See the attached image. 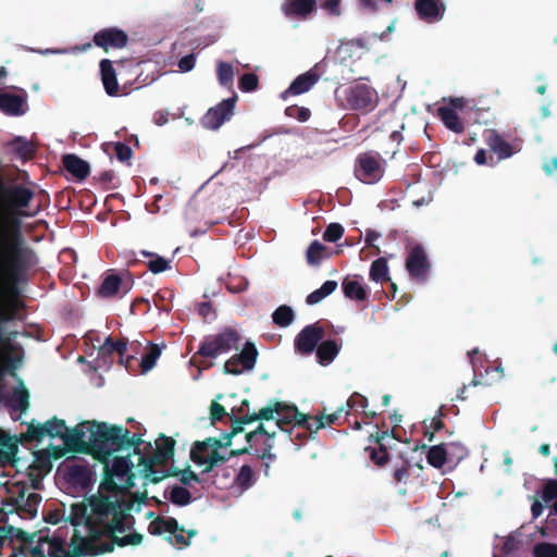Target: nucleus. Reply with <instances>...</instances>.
<instances>
[{"instance_id": "obj_28", "label": "nucleus", "mask_w": 557, "mask_h": 557, "mask_svg": "<svg viewBox=\"0 0 557 557\" xmlns=\"http://www.w3.org/2000/svg\"><path fill=\"white\" fill-rule=\"evenodd\" d=\"M341 346L333 339L321 342L315 349V357L321 366H327L334 361Z\"/></svg>"}, {"instance_id": "obj_63", "label": "nucleus", "mask_w": 557, "mask_h": 557, "mask_svg": "<svg viewBox=\"0 0 557 557\" xmlns=\"http://www.w3.org/2000/svg\"><path fill=\"white\" fill-rule=\"evenodd\" d=\"M447 449H450L455 454L451 461H459L467 456V449L462 445L455 444V442L447 444Z\"/></svg>"}, {"instance_id": "obj_15", "label": "nucleus", "mask_w": 557, "mask_h": 557, "mask_svg": "<svg viewBox=\"0 0 557 557\" xmlns=\"http://www.w3.org/2000/svg\"><path fill=\"white\" fill-rule=\"evenodd\" d=\"M483 140L491 151L498 156V160H506L521 150L517 144H510L504 139L503 135L495 128L483 131Z\"/></svg>"}, {"instance_id": "obj_57", "label": "nucleus", "mask_w": 557, "mask_h": 557, "mask_svg": "<svg viewBox=\"0 0 557 557\" xmlns=\"http://www.w3.org/2000/svg\"><path fill=\"white\" fill-rule=\"evenodd\" d=\"M114 150L117 157V160L121 162H127L131 160L133 156L132 148L124 143H116L114 145Z\"/></svg>"}, {"instance_id": "obj_37", "label": "nucleus", "mask_w": 557, "mask_h": 557, "mask_svg": "<svg viewBox=\"0 0 557 557\" xmlns=\"http://www.w3.org/2000/svg\"><path fill=\"white\" fill-rule=\"evenodd\" d=\"M370 278L374 282H387L391 281L388 275L387 259L380 257L375 259L370 269Z\"/></svg>"}, {"instance_id": "obj_36", "label": "nucleus", "mask_w": 557, "mask_h": 557, "mask_svg": "<svg viewBox=\"0 0 557 557\" xmlns=\"http://www.w3.org/2000/svg\"><path fill=\"white\" fill-rule=\"evenodd\" d=\"M20 388H15L13 391L10 399V406L20 412H25L29 407V393L23 385L22 381H20Z\"/></svg>"}, {"instance_id": "obj_38", "label": "nucleus", "mask_w": 557, "mask_h": 557, "mask_svg": "<svg viewBox=\"0 0 557 557\" xmlns=\"http://www.w3.org/2000/svg\"><path fill=\"white\" fill-rule=\"evenodd\" d=\"M271 318L275 325L280 327H287L289 324H293L295 315L290 306L281 305L275 309Z\"/></svg>"}, {"instance_id": "obj_53", "label": "nucleus", "mask_w": 557, "mask_h": 557, "mask_svg": "<svg viewBox=\"0 0 557 557\" xmlns=\"http://www.w3.org/2000/svg\"><path fill=\"white\" fill-rule=\"evenodd\" d=\"M344 232L345 231L342 225L336 224V222H333L325 228L323 233V239L326 242L334 243L344 235Z\"/></svg>"}, {"instance_id": "obj_13", "label": "nucleus", "mask_w": 557, "mask_h": 557, "mask_svg": "<svg viewBox=\"0 0 557 557\" xmlns=\"http://www.w3.org/2000/svg\"><path fill=\"white\" fill-rule=\"evenodd\" d=\"M324 327L318 323L306 325L295 337V349L302 355H310L314 349H317L318 344L324 338Z\"/></svg>"}, {"instance_id": "obj_59", "label": "nucleus", "mask_w": 557, "mask_h": 557, "mask_svg": "<svg viewBox=\"0 0 557 557\" xmlns=\"http://www.w3.org/2000/svg\"><path fill=\"white\" fill-rule=\"evenodd\" d=\"M227 416L226 409L224 406L216 401H212L210 405V420L211 423L214 424L215 421L221 420L223 417Z\"/></svg>"}, {"instance_id": "obj_64", "label": "nucleus", "mask_w": 557, "mask_h": 557, "mask_svg": "<svg viewBox=\"0 0 557 557\" xmlns=\"http://www.w3.org/2000/svg\"><path fill=\"white\" fill-rule=\"evenodd\" d=\"M337 287V283L335 281H326L324 282L321 287L318 289L321 294V297L324 299L327 296L332 295L333 290H335Z\"/></svg>"}, {"instance_id": "obj_3", "label": "nucleus", "mask_w": 557, "mask_h": 557, "mask_svg": "<svg viewBox=\"0 0 557 557\" xmlns=\"http://www.w3.org/2000/svg\"><path fill=\"white\" fill-rule=\"evenodd\" d=\"M242 432H244V425L232 424L231 431L223 434L222 437L209 436L202 441H195L189 453L190 460L199 467L205 465L203 473H209L214 467H219L234 456L250 454L262 460L275 459V455L271 450L274 447L276 432L268 431L263 423L246 434L247 445L245 447L232 449L227 455L220 453V449L231 447L232 438Z\"/></svg>"}, {"instance_id": "obj_11", "label": "nucleus", "mask_w": 557, "mask_h": 557, "mask_svg": "<svg viewBox=\"0 0 557 557\" xmlns=\"http://www.w3.org/2000/svg\"><path fill=\"white\" fill-rule=\"evenodd\" d=\"M175 443L174 438L161 434L157 441V450L154 454L149 456L147 459H144V471L147 474L157 473V465H160L161 467L166 465L174 456Z\"/></svg>"}, {"instance_id": "obj_18", "label": "nucleus", "mask_w": 557, "mask_h": 557, "mask_svg": "<svg viewBox=\"0 0 557 557\" xmlns=\"http://www.w3.org/2000/svg\"><path fill=\"white\" fill-rule=\"evenodd\" d=\"M414 10L421 21L436 23L444 17L446 5L443 0H414Z\"/></svg>"}, {"instance_id": "obj_5", "label": "nucleus", "mask_w": 557, "mask_h": 557, "mask_svg": "<svg viewBox=\"0 0 557 557\" xmlns=\"http://www.w3.org/2000/svg\"><path fill=\"white\" fill-rule=\"evenodd\" d=\"M242 339L243 337L237 329L224 326L218 333H213L203 338L198 350L191 357L190 362L199 364L205 369L211 368L214 364L211 360L233 349L237 350Z\"/></svg>"}, {"instance_id": "obj_50", "label": "nucleus", "mask_w": 557, "mask_h": 557, "mask_svg": "<svg viewBox=\"0 0 557 557\" xmlns=\"http://www.w3.org/2000/svg\"><path fill=\"white\" fill-rule=\"evenodd\" d=\"M259 85V78L256 74L247 73L244 74L238 82V87L243 92H252Z\"/></svg>"}, {"instance_id": "obj_46", "label": "nucleus", "mask_w": 557, "mask_h": 557, "mask_svg": "<svg viewBox=\"0 0 557 557\" xmlns=\"http://www.w3.org/2000/svg\"><path fill=\"white\" fill-rule=\"evenodd\" d=\"M161 351L162 350L159 345L150 344V347L141 361V368L144 372L151 370L156 366L157 360L160 358Z\"/></svg>"}, {"instance_id": "obj_34", "label": "nucleus", "mask_w": 557, "mask_h": 557, "mask_svg": "<svg viewBox=\"0 0 557 557\" xmlns=\"http://www.w3.org/2000/svg\"><path fill=\"white\" fill-rule=\"evenodd\" d=\"M69 480L87 488L92 481V474L86 466H72L67 473Z\"/></svg>"}, {"instance_id": "obj_61", "label": "nucleus", "mask_w": 557, "mask_h": 557, "mask_svg": "<svg viewBox=\"0 0 557 557\" xmlns=\"http://www.w3.org/2000/svg\"><path fill=\"white\" fill-rule=\"evenodd\" d=\"M164 518L158 517L148 524V532L151 535H161L164 532Z\"/></svg>"}, {"instance_id": "obj_47", "label": "nucleus", "mask_w": 557, "mask_h": 557, "mask_svg": "<svg viewBox=\"0 0 557 557\" xmlns=\"http://www.w3.org/2000/svg\"><path fill=\"white\" fill-rule=\"evenodd\" d=\"M411 463L407 459H403L399 466L394 468L393 479L396 483H407L410 478Z\"/></svg>"}, {"instance_id": "obj_58", "label": "nucleus", "mask_w": 557, "mask_h": 557, "mask_svg": "<svg viewBox=\"0 0 557 557\" xmlns=\"http://www.w3.org/2000/svg\"><path fill=\"white\" fill-rule=\"evenodd\" d=\"M341 1L342 0H321V9L326 11L330 15H341Z\"/></svg>"}, {"instance_id": "obj_30", "label": "nucleus", "mask_w": 557, "mask_h": 557, "mask_svg": "<svg viewBox=\"0 0 557 557\" xmlns=\"http://www.w3.org/2000/svg\"><path fill=\"white\" fill-rule=\"evenodd\" d=\"M454 455L450 449H447V445L441 444L429 449L426 460L435 469H441L447 460L454 459Z\"/></svg>"}, {"instance_id": "obj_6", "label": "nucleus", "mask_w": 557, "mask_h": 557, "mask_svg": "<svg viewBox=\"0 0 557 557\" xmlns=\"http://www.w3.org/2000/svg\"><path fill=\"white\" fill-rule=\"evenodd\" d=\"M75 430L76 426L69 429L64 420L57 416L48 419L47 422L42 424H36L35 420H32L30 423L27 424L26 432L20 434V441L21 443H30L40 442L46 436L60 437L63 441L64 446L72 451L74 444L71 440L77 433Z\"/></svg>"}, {"instance_id": "obj_8", "label": "nucleus", "mask_w": 557, "mask_h": 557, "mask_svg": "<svg viewBox=\"0 0 557 557\" xmlns=\"http://www.w3.org/2000/svg\"><path fill=\"white\" fill-rule=\"evenodd\" d=\"M7 492L10 494V504H8L10 512H16L17 516L24 519H33L37 516L41 500L39 494L28 493L26 496L27 487L21 482L8 487Z\"/></svg>"}, {"instance_id": "obj_40", "label": "nucleus", "mask_w": 557, "mask_h": 557, "mask_svg": "<svg viewBox=\"0 0 557 557\" xmlns=\"http://www.w3.org/2000/svg\"><path fill=\"white\" fill-rule=\"evenodd\" d=\"M326 249L325 245L320 243L318 239L312 240L306 253L307 261L312 265L320 264L324 258Z\"/></svg>"}, {"instance_id": "obj_45", "label": "nucleus", "mask_w": 557, "mask_h": 557, "mask_svg": "<svg viewBox=\"0 0 557 557\" xmlns=\"http://www.w3.org/2000/svg\"><path fill=\"white\" fill-rule=\"evenodd\" d=\"M344 411V407H339L333 413L330 414H320L314 417V430L324 429L326 425H332L337 422Z\"/></svg>"}, {"instance_id": "obj_9", "label": "nucleus", "mask_w": 557, "mask_h": 557, "mask_svg": "<svg viewBox=\"0 0 557 557\" xmlns=\"http://www.w3.org/2000/svg\"><path fill=\"white\" fill-rule=\"evenodd\" d=\"M259 351L251 342H246L242 350L234 354L224 363L223 372L225 374H240L244 371H250L257 363Z\"/></svg>"}, {"instance_id": "obj_25", "label": "nucleus", "mask_w": 557, "mask_h": 557, "mask_svg": "<svg viewBox=\"0 0 557 557\" xmlns=\"http://www.w3.org/2000/svg\"><path fill=\"white\" fill-rule=\"evenodd\" d=\"M100 72L102 78V85L104 91L110 97H115L119 95L120 85L116 78V73L113 66V63L109 59H102L100 62Z\"/></svg>"}, {"instance_id": "obj_29", "label": "nucleus", "mask_w": 557, "mask_h": 557, "mask_svg": "<svg viewBox=\"0 0 557 557\" xmlns=\"http://www.w3.org/2000/svg\"><path fill=\"white\" fill-rule=\"evenodd\" d=\"M133 462L129 456L115 457L112 462V474L124 478L127 476L125 488H133L134 486V474L131 473Z\"/></svg>"}, {"instance_id": "obj_43", "label": "nucleus", "mask_w": 557, "mask_h": 557, "mask_svg": "<svg viewBox=\"0 0 557 557\" xmlns=\"http://www.w3.org/2000/svg\"><path fill=\"white\" fill-rule=\"evenodd\" d=\"M169 499L174 505L186 506L191 502V494L186 487H183V485H173L170 491Z\"/></svg>"}, {"instance_id": "obj_42", "label": "nucleus", "mask_w": 557, "mask_h": 557, "mask_svg": "<svg viewBox=\"0 0 557 557\" xmlns=\"http://www.w3.org/2000/svg\"><path fill=\"white\" fill-rule=\"evenodd\" d=\"M256 474L253 470L251 469V466H248V463H245L237 473L235 478V482L238 486H240L244 491L246 488H250L252 484L255 483Z\"/></svg>"}, {"instance_id": "obj_10", "label": "nucleus", "mask_w": 557, "mask_h": 557, "mask_svg": "<svg viewBox=\"0 0 557 557\" xmlns=\"http://www.w3.org/2000/svg\"><path fill=\"white\" fill-rule=\"evenodd\" d=\"M345 98L349 108L362 112H370L377 104L376 91L367 84H356L347 88Z\"/></svg>"}, {"instance_id": "obj_21", "label": "nucleus", "mask_w": 557, "mask_h": 557, "mask_svg": "<svg viewBox=\"0 0 557 557\" xmlns=\"http://www.w3.org/2000/svg\"><path fill=\"white\" fill-rule=\"evenodd\" d=\"M391 436V433L386 431L376 432V434H371L370 440L379 446V448H367L370 453L371 460L377 466V467H384L389 460V454L387 451V446L385 444V440ZM392 437L397 438L395 435V431H392Z\"/></svg>"}, {"instance_id": "obj_12", "label": "nucleus", "mask_w": 557, "mask_h": 557, "mask_svg": "<svg viewBox=\"0 0 557 557\" xmlns=\"http://www.w3.org/2000/svg\"><path fill=\"white\" fill-rule=\"evenodd\" d=\"M236 97L225 99L215 107L208 109L207 114L201 119V125L207 129H218L225 122L230 121L234 111Z\"/></svg>"}, {"instance_id": "obj_54", "label": "nucleus", "mask_w": 557, "mask_h": 557, "mask_svg": "<svg viewBox=\"0 0 557 557\" xmlns=\"http://www.w3.org/2000/svg\"><path fill=\"white\" fill-rule=\"evenodd\" d=\"M368 405H369L368 398L358 392H354L351 394V396L349 397V399L347 400V407L352 410H356V409L364 410L368 407Z\"/></svg>"}, {"instance_id": "obj_35", "label": "nucleus", "mask_w": 557, "mask_h": 557, "mask_svg": "<svg viewBox=\"0 0 557 557\" xmlns=\"http://www.w3.org/2000/svg\"><path fill=\"white\" fill-rule=\"evenodd\" d=\"M123 281L120 275L109 274L103 278L99 287V295L104 298L113 297L119 293Z\"/></svg>"}, {"instance_id": "obj_48", "label": "nucleus", "mask_w": 557, "mask_h": 557, "mask_svg": "<svg viewBox=\"0 0 557 557\" xmlns=\"http://www.w3.org/2000/svg\"><path fill=\"white\" fill-rule=\"evenodd\" d=\"M533 557H557V544L537 543L533 547Z\"/></svg>"}, {"instance_id": "obj_14", "label": "nucleus", "mask_w": 557, "mask_h": 557, "mask_svg": "<svg viewBox=\"0 0 557 557\" xmlns=\"http://www.w3.org/2000/svg\"><path fill=\"white\" fill-rule=\"evenodd\" d=\"M92 42L103 52H109L110 49H123L128 42V36L117 26H109L97 32L92 37Z\"/></svg>"}, {"instance_id": "obj_2", "label": "nucleus", "mask_w": 557, "mask_h": 557, "mask_svg": "<svg viewBox=\"0 0 557 557\" xmlns=\"http://www.w3.org/2000/svg\"><path fill=\"white\" fill-rule=\"evenodd\" d=\"M100 488L108 494L99 492L86 498L87 504L74 505L72 523L77 525L83 520L88 535L102 539L113 532L123 534L129 525L126 520L132 518L128 512L132 504L122 495V487L112 478L102 480Z\"/></svg>"}, {"instance_id": "obj_17", "label": "nucleus", "mask_w": 557, "mask_h": 557, "mask_svg": "<svg viewBox=\"0 0 557 557\" xmlns=\"http://www.w3.org/2000/svg\"><path fill=\"white\" fill-rule=\"evenodd\" d=\"M285 408V403L271 400L265 407L261 408L258 412L252 411L251 413H247L242 417L230 416V420L232 424L247 425L258 420L275 419L276 414L281 413V411H283Z\"/></svg>"}, {"instance_id": "obj_60", "label": "nucleus", "mask_w": 557, "mask_h": 557, "mask_svg": "<svg viewBox=\"0 0 557 557\" xmlns=\"http://www.w3.org/2000/svg\"><path fill=\"white\" fill-rule=\"evenodd\" d=\"M177 531L184 532V527H181L175 518H163V532L174 535Z\"/></svg>"}, {"instance_id": "obj_7", "label": "nucleus", "mask_w": 557, "mask_h": 557, "mask_svg": "<svg viewBox=\"0 0 557 557\" xmlns=\"http://www.w3.org/2000/svg\"><path fill=\"white\" fill-rule=\"evenodd\" d=\"M386 161L380 152L369 150L359 153L354 164V174L363 184H375L385 173Z\"/></svg>"}, {"instance_id": "obj_22", "label": "nucleus", "mask_w": 557, "mask_h": 557, "mask_svg": "<svg viewBox=\"0 0 557 557\" xmlns=\"http://www.w3.org/2000/svg\"><path fill=\"white\" fill-rule=\"evenodd\" d=\"M317 9V0H285L281 11L292 18H306Z\"/></svg>"}, {"instance_id": "obj_33", "label": "nucleus", "mask_w": 557, "mask_h": 557, "mask_svg": "<svg viewBox=\"0 0 557 557\" xmlns=\"http://www.w3.org/2000/svg\"><path fill=\"white\" fill-rule=\"evenodd\" d=\"M100 539H94L92 535H88L86 540H84V547L87 549V555L91 557L101 556V554H111L114 550V543L110 540V542H103L98 544L97 542Z\"/></svg>"}, {"instance_id": "obj_39", "label": "nucleus", "mask_w": 557, "mask_h": 557, "mask_svg": "<svg viewBox=\"0 0 557 557\" xmlns=\"http://www.w3.org/2000/svg\"><path fill=\"white\" fill-rule=\"evenodd\" d=\"M126 339L115 341L112 337H107L103 344L100 347V354L102 355H111L113 352H117L120 355L121 360H123V356L126 351Z\"/></svg>"}, {"instance_id": "obj_19", "label": "nucleus", "mask_w": 557, "mask_h": 557, "mask_svg": "<svg viewBox=\"0 0 557 557\" xmlns=\"http://www.w3.org/2000/svg\"><path fill=\"white\" fill-rule=\"evenodd\" d=\"M308 423V414L300 412L296 406L286 405V408L276 414L275 424L283 431L293 434L294 428Z\"/></svg>"}, {"instance_id": "obj_23", "label": "nucleus", "mask_w": 557, "mask_h": 557, "mask_svg": "<svg viewBox=\"0 0 557 557\" xmlns=\"http://www.w3.org/2000/svg\"><path fill=\"white\" fill-rule=\"evenodd\" d=\"M21 443L20 436H11L7 433L0 435V467L5 465H15L18 458V445Z\"/></svg>"}, {"instance_id": "obj_51", "label": "nucleus", "mask_w": 557, "mask_h": 557, "mask_svg": "<svg viewBox=\"0 0 557 557\" xmlns=\"http://www.w3.org/2000/svg\"><path fill=\"white\" fill-rule=\"evenodd\" d=\"M173 476H181L180 480L184 485H189L191 481L199 483L201 481L200 476L190 470L187 466L185 470L175 469L171 472Z\"/></svg>"}, {"instance_id": "obj_20", "label": "nucleus", "mask_w": 557, "mask_h": 557, "mask_svg": "<svg viewBox=\"0 0 557 557\" xmlns=\"http://www.w3.org/2000/svg\"><path fill=\"white\" fill-rule=\"evenodd\" d=\"M26 95H12L0 91V111L7 116H22L27 111Z\"/></svg>"}, {"instance_id": "obj_56", "label": "nucleus", "mask_w": 557, "mask_h": 557, "mask_svg": "<svg viewBox=\"0 0 557 557\" xmlns=\"http://www.w3.org/2000/svg\"><path fill=\"white\" fill-rule=\"evenodd\" d=\"M542 499L545 503L557 499V480H550L544 484L542 491Z\"/></svg>"}, {"instance_id": "obj_62", "label": "nucleus", "mask_w": 557, "mask_h": 557, "mask_svg": "<svg viewBox=\"0 0 557 557\" xmlns=\"http://www.w3.org/2000/svg\"><path fill=\"white\" fill-rule=\"evenodd\" d=\"M195 64H196V57L193 53L183 57L178 61L180 71H182L183 73H188V71H190L195 66Z\"/></svg>"}, {"instance_id": "obj_24", "label": "nucleus", "mask_w": 557, "mask_h": 557, "mask_svg": "<svg viewBox=\"0 0 557 557\" xmlns=\"http://www.w3.org/2000/svg\"><path fill=\"white\" fill-rule=\"evenodd\" d=\"M319 81V75L313 70L297 76L288 86L286 91L282 94V98L286 99L288 96H299L302 92H308L314 84Z\"/></svg>"}, {"instance_id": "obj_49", "label": "nucleus", "mask_w": 557, "mask_h": 557, "mask_svg": "<svg viewBox=\"0 0 557 557\" xmlns=\"http://www.w3.org/2000/svg\"><path fill=\"white\" fill-rule=\"evenodd\" d=\"M285 114L299 122H307L311 117V111L309 108L298 107L296 104L287 107Z\"/></svg>"}, {"instance_id": "obj_4", "label": "nucleus", "mask_w": 557, "mask_h": 557, "mask_svg": "<svg viewBox=\"0 0 557 557\" xmlns=\"http://www.w3.org/2000/svg\"><path fill=\"white\" fill-rule=\"evenodd\" d=\"M77 433L72 437L73 453L94 456L97 460L107 463L109 458L117 451L133 449L140 454L143 437L140 434H131L129 430L121 425H110L97 420H85L76 425Z\"/></svg>"}, {"instance_id": "obj_32", "label": "nucleus", "mask_w": 557, "mask_h": 557, "mask_svg": "<svg viewBox=\"0 0 557 557\" xmlns=\"http://www.w3.org/2000/svg\"><path fill=\"white\" fill-rule=\"evenodd\" d=\"M141 255L149 260L146 262L148 271L153 274H160L166 272L170 269L171 259H166L158 253L150 251H141Z\"/></svg>"}, {"instance_id": "obj_41", "label": "nucleus", "mask_w": 557, "mask_h": 557, "mask_svg": "<svg viewBox=\"0 0 557 557\" xmlns=\"http://www.w3.org/2000/svg\"><path fill=\"white\" fill-rule=\"evenodd\" d=\"M216 75L219 83L224 87H231L234 82L233 65L225 61L216 64Z\"/></svg>"}, {"instance_id": "obj_1", "label": "nucleus", "mask_w": 557, "mask_h": 557, "mask_svg": "<svg viewBox=\"0 0 557 557\" xmlns=\"http://www.w3.org/2000/svg\"><path fill=\"white\" fill-rule=\"evenodd\" d=\"M35 190L23 184L7 185L0 166V357L1 350L13 347L5 336L4 324L16 314L18 283L29 267L32 251L24 247L21 218L35 216L38 211L27 209ZM4 371L0 367V403L4 397Z\"/></svg>"}, {"instance_id": "obj_52", "label": "nucleus", "mask_w": 557, "mask_h": 557, "mask_svg": "<svg viewBox=\"0 0 557 557\" xmlns=\"http://www.w3.org/2000/svg\"><path fill=\"white\" fill-rule=\"evenodd\" d=\"M13 532L16 533V539L25 544H28L33 541L32 536L29 534H27L26 531H21V529L16 530L12 525H9L8 530H7V534L4 536L0 534V553H1V548L3 546L5 539L13 537Z\"/></svg>"}, {"instance_id": "obj_55", "label": "nucleus", "mask_w": 557, "mask_h": 557, "mask_svg": "<svg viewBox=\"0 0 557 557\" xmlns=\"http://www.w3.org/2000/svg\"><path fill=\"white\" fill-rule=\"evenodd\" d=\"M147 458L148 457H146L144 455H140V457H139V467H141L140 471L143 472L144 478L149 479L150 482H152V483H159L160 481H162L166 476L171 475L170 472L158 471V470H157V473L147 474L146 471H145V459H147Z\"/></svg>"}, {"instance_id": "obj_16", "label": "nucleus", "mask_w": 557, "mask_h": 557, "mask_svg": "<svg viewBox=\"0 0 557 557\" xmlns=\"http://www.w3.org/2000/svg\"><path fill=\"white\" fill-rule=\"evenodd\" d=\"M406 269L412 278L420 281L426 278L431 269V263L423 246H420V244H416V246L409 251L406 259Z\"/></svg>"}, {"instance_id": "obj_44", "label": "nucleus", "mask_w": 557, "mask_h": 557, "mask_svg": "<svg viewBox=\"0 0 557 557\" xmlns=\"http://www.w3.org/2000/svg\"><path fill=\"white\" fill-rule=\"evenodd\" d=\"M10 145L14 148V151L23 159L27 160V158H32L35 153V149L33 145L22 137H17L10 143Z\"/></svg>"}, {"instance_id": "obj_31", "label": "nucleus", "mask_w": 557, "mask_h": 557, "mask_svg": "<svg viewBox=\"0 0 557 557\" xmlns=\"http://www.w3.org/2000/svg\"><path fill=\"white\" fill-rule=\"evenodd\" d=\"M342 287L345 297L351 300L363 301L368 298L366 286H363L357 280L346 277L342 283Z\"/></svg>"}, {"instance_id": "obj_27", "label": "nucleus", "mask_w": 557, "mask_h": 557, "mask_svg": "<svg viewBox=\"0 0 557 557\" xmlns=\"http://www.w3.org/2000/svg\"><path fill=\"white\" fill-rule=\"evenodd\" d=\"M437 117L448 129L455 133H461L465 129V124L454 108L438 107Z\"/></svg>"}, {"instance_id": "obj_26", "label": "nucleus", "mask_w": 557, "mask_h": 557, "mask_svg": "<svg viewBox=\"0 0 557 557\" xmlns=\"http://www.w3.org/2000/svg\"><path fill=\"white\" fill-rule=\"evenodd\" d=\"M61 162L63 169L78 180H84L89 174V164L75 153L63 154Z\"/></svg>"}]
</instances>
